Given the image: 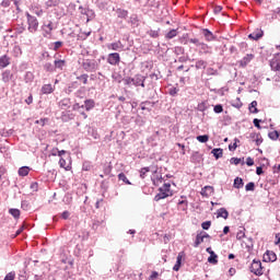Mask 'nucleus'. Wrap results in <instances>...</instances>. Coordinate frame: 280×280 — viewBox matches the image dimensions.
<instances>
[{"instance_id": "f257e3e1", "label": "nucleus", "mask_w": 280, "mask_h": 280, "mask_svg": "<svg viewBox=\"0 0 280 280\" xmlns=\"http://www.w3.org/2000/svg\"><path fill=\"white\" fill-rule=\"evenodd\" d=\"M188 43H191L192 45H196V47H199V56L212 54L211 46L205 44L203 42H200V39L198 38H189Z\"/></svg>"}, {"instance_id": "f03ea898", "label": "nucleus", "mask_w": 280, "mask_h": 280, "mask_svg": "<svg viewBox=\"0 0 280 280\" xmlns=\"http://www.w3.org/2000/svg\"><path fill=\"white\" fill-rule=\"evenodd\" d=\"M171 187V184H164L162 187H160V192L154 197L155 202H159V200H165V198L173 196Z\"/></svg>"}, {"instance_id": "7ed1b4c3", "label": "nucleus", "mask_w": 280, "mask_h": 280, "mask_svg": "<svg viewBox=\"0 0 280 280\" xmlns=\"http://www.w3.org/2000/svg\"><path fill=\"white\" fill-rule=\"evenodd\" d=\"M125 84L127 86L133 85V86H142V89H145V78L137 74L135 78H127L124 80Z\"/></svg>"}, {"instance_id": "20e7f679", "label": "nucleus", "mask_w": 280, "mask_h": 280, "mask_svg": "<svg viewBox=\"0 0 280 280\" xmlns=\"http://www.w3.org/2000/svg\"><path fill=\"white\" fill-rule=\"evenodd\" d=\"M26 19H27V30L31 32V34H36L38 32V19L36 16L26 13Z\"/></svg>"}, {"instance_id": "39448f33", "label": "nucleus", "mask_w": 280, "mask_h": 280, "mask_svg": "<svg viewBox=\"0 0 280 280\" xmlns=\"http://www.w3.org/2000/svg\"><path fill=\"white\" fill-rule=\"evenodd\" d=\"M249 270L256 277H261L264 275V266L261 265V260L254 259Z\"/></svg>"}, {"instance_id": "423d86ee", "label": "nucleus", "mask_w": 280, "mask_h": 280, "mask_svg": "<svg viewBox=\"0 0 280 280\" xmlns=\"http://www.w3.org/2000/svg\"><path fill=\"white\" fill-rule=\"evenodd\" d=\"M107 62L108 65H112L113 67H117L119 62H121V57L118 52H112L107 56Z\"/></svg>"}, {"instance_id": "0eeeda50", "label": "nucleus", "mask_w": 280, "mask_h": 280, "mask_svg": "<svg viewBox=\"0 0 280 280\" xmlns=\"http://www.w3.org/2000/svg\"><path fill=\"white\" fill-rule=\"evenodd\" d=\"M253 60H255V55H253V54H247L244 58H242V59L238 61V66H240L242 69H246V67H248V65H250V62H253Z\"/></svg>"}, {"instance_id": "6e6552de", "label": "nucleus", "mask_w": 280, "mask_h": 280, "mask_svg": "<svg viewBox=\"0 0 280 280\" xmlns=\"http://www.w3.org/2000/svg\"><path fill=\"white\" fill-rule=\"evenodd\" d=\"M210 237L211 236L207 232H200L196 236V241H195L194 247L198 248L199 244H202V242H205L206 238L209 240Z\"/></svg>"}, {"instance_id": "1a4fd4ad", "label": "nucleus", "mask_w": 280, "mask_h": 280, "mask_svg": "<svg viewBox=\"0 0 280 280\" xmlns=\"http://www.w3.org/2000/svg\"><path fill=\"white\" fill-rule=\"evenodd\" d=\"M277 260V254L272 250H267L264 256H262V261L268 262H273Z\"/></svg>"}, {"instance_id": "9d476101", "label": "nucleus", "mask_w": 280, "mask_h": 280, "mask_svg": "<svg viewBox=\"0 0 280 280\" xmlns=\"http://www.w3.org/2000/svg\"><path fill=\"white\" fill-rule=\"evenodd\" d=\"M270 67L272 71H280V55H276L271 61H270Z\"/></svg>"}, {"instance_id": "9b49d317", "label": "nucleus", "mask_w": 280, "mask_h": 280, "mask_svg": "<svg viewBox=\"0 0 280 280\" xmlns=\"http://www.w3.org/2000/svg\"><path fill=\"white\" fill-rule=\"evenodd\" d=\"M249 139L255 141L256 145H261V143H264V138H261V133L252 132L249 135Z\"/></svg>"}, {"instance_id": "f8f14e48", "label": "nucleus", "mask_w": 280, "mask_h": 280, "mask_svg": "<svg viewBox=\"0 0 280 280\" xmlns=\"http://www.w3.org/2000/svg\"><path fill=\"white\" fill-rule=\"evenodd\" d=\"M262 36H264V31H261L260 28H257L256 31H254L248 35V38H250L252 40H259V38H261Z\"/></svg>"}, {"instance_id": "ddd939ff", "label": "nucleus", "mask_w": 280, "mask_h": 280, "mask_svg": "<svg viewBox=\"0 0 280 280\" xmlns=\"http://www.w3.org/2000/svg\"><path fill=\"white\" fill-rule=\"evenodd\" d=\"M1 78H2V82L8 83L10 82V80H12V78H14V74L10 70H4L1 73Z\"/></svg>"}, {"instance_id": "4468645a", "label": "nucleus", "mask_w": 280, "mask_h": 280, "mask_svg": "<svg viewBox=\"0 0 280 280\" xmlns=\"http://www.w3.org/2000/svg\"><path fill=\"white\" fill-rule=\"evenodd\" d=\"M185 253L180 252L178 255H177V261L176 264L174 265L173 267V270L175 272H178L180 270V265L183 264V257H184Z\"/></svg>"}, {"instance_id": "2eb2a0df", "label": "nucleus", "mask_w": 280, "mask_h": 280, "mask_svg": "<svg viewBox=\"0 0 280 280\" xmlns=\"http://www.w3.org/2000/svg\"><path fill=\"white\" fill-rule=\"evenodd\" d=\"M10 67V57L8 55L0 57V69H5Z\"/></svg>"}, {"instance_id": "dca6fc26", "label": "nucleus", "mask_w": 280, "mask_h": 280, "mask_svg": "<svg viewBox=\"0 0 280 280\" xmlns=\"http://www.w3.org/2000/svg\"><path fill=\"white\" fill-rule=\"evenodd\" d=\"M59 165L66 170V172H71V162H67L65 158H60Z\"/></svg>"}, {"instance_id": "f3484780", "label": "nucleus", "mask_w": 280, "mask_h": 280, "mask_svg": "<svg viewBox=\"0 0 280 280\" xmlns=\"http://www.w3.org/2000/svg\"><path fill=\"white\" fill-rule=\"evenodd\" d=\"M122 47L124 45H121V42H115L107 45V49H110L112 51H119Z\"/></svg>"}, {"instance_id": "a211bd4d", "label": "nucleus", "mask_w": 280, "mask_h": 280, "mask_svg": "<svg viewBox=\"0 0 280 280\" xmlns=\"http://www.w3.org/2000/svg\"><path fill=\"white\" fill-rule=\"evenodd\" d=\"M83 108H85V110H93V108H95V101L93 100H85L84 101V105Z\"/></svg>"}, {"instance_id": "6ab92c4d", "label": "nucleus", "mask_w": 280, "mask_h": 280, "mask_svg": "<svg viewBox=\"0 0 280 280\" xmlns=\"http://www.w3.org/2000/svg\"><path fill=\"white\" fill-rule=\"evenodd\" d=\"M188 207H189V202L187 200H180L177 203L178 211H187Z\"/></svg>"}, {"instance_id": "aec40b11", "label": "nucleus", "mask_w": 280, "mask_h": 280, "mask_svg": "<svg viewBox=\"0 0 280 280\" xmlns=\"http://www.w3.org/2000/svg\"><path fill=\"white\" fill-rule=\"evenodd\" d=\"M42 93L44 95H49L51 93H54V86L51 84H45L42 86Z\"/></svg>"}, {"instance_id": "412c9836", "label": "nucleus", "mask_w": 280, "mask_h": 280, "mask_svg": "<svg viewBox=\"0 0 280 280\" xmlns=\"http://www.w3.org/2000/svg\"><path fill=\"white\" fill-rule=\"evenodd\" d=\"M116 14L118 16V19H128V10L126 9H116Z\"/></svg>"}, {"instance_id": "4be33fe9", "label": "nucleus", "mask_w": 280, "mask_h": 280, "mask_svg": "<svg viewBox=\"0 0 280 280\" xmlns=\"http://www.w3.org/2000/svg\"><path fill=\"white\" fill-rule=\"evenodd\" d=\"M217 218H223V220H226L229 218V211L224 208H220L217 211Z\"/></svg>"}, {"instance_id": "5701e85b", "label": "nucleus", "mask_w": 280, "mask_h": 280, "mask_svg": "<svg viewBox=\"0 0 280 280\" xmlns=\"http://www.w3.org/2000/svg\"><path fill=\"white\" fill-rule=\"evenodd\" d=\"M202 34H203V36H205V38H206V40H207L208 43H211V40L214 39L213 33H211V31H209V30H207V28H203V30H202Z\"/></svg>"}, {"instance_id": "b1692460", "label": "nucleus", "mask_w": 280, "mask_h": 280, "mask_svg": "<svg viewBox=\"0 0 280 280\" xmlns=\"http://www.w3.org/2000/svg\"><path fill=\"white\" fill-rule=\"evenodd\" d=\"M31 170L32 168H30V166H22L19 168L18 174H19V176L25 177L30 174Z\"/></svg>"}, {"instance_id": "393cba45", "label": "nucleus", "mask_w": 280, "mask_h": 280, "mask_svg": "<svg viewBox=\"0 0 280 280\" xmlns=\"http://www.w3.org/2000/svg\"><path fill=\"white\" fill-rule=\"evenodd\" d=\"M248 110H249V113H252L253 115H257V113H259V109L257 108V101H253V102L249 104Z\"/></svg>"}, {"instance_id": "a878e982", "label": "nucleus", "mask_w": 280, "mask_h": 280, "mask_svg": "<svg viewBox=\"0 0 280 280\" xmlns=\"http://www.w3.org/2000/svg\"><path fill=\"white\" fill-rule=\"evenodd\" d=\"M211 154H213V156L218 160V159H222V156H224V151L222 149H213L211 151Z\"/></svg>"}, {"instance_id": "bb28decb", "label": "nucleus", "mask_w": 280, "mask_h": 280, "mask_svg": "<svg viewBox=\"0 0 280 280\" xmlns=\"http://www.w3.org/2000/svg\"><path fill=\"white\" fill-rule=\"evenodd\" d=\"M43 30H44V32H46V34H51V32H54V22H49L48 24H44Z\"/></svg>"}, {"instance_id": "cd10ccee", "label": "nucleus", "mask_w": 280, "mask_h": 280, "mask_svg": "<svg viewBox=\"0 0 280 280\" xmlns=\"http://www.w3.org/2000/svg\"><path fill=\"white\" fill-rule=\"evenodd\" d=\"M176 36H178V31L173 28L165 35V38L172 40V38H176Z\"/></svg>"}, {"instance_id": "c85d7f7f", "label": "nucleus", "mask_w": 280, "mask_h": 280, "mask_svg": "<svg viewBox=\"0 0 280 280\" xmlns=\"http://www.w3.org/2000/svg\"><path fill=\"white\" fill-rule=\"evenodd\" d=\"M234 187L235 189H242V187H244V179L236 177L234 179Z\"/></svg>"}, {"instance_id": "c756f323", "label": "nucleus", "mask_w": 280, "mask_h": 280, "mask_svg": "<svg viewBox=\"0 0 280 280\" xmlns=\"http://www.w3.org/2000/svg\"><path fill=\"white\" fill-rule=\"evenodd\" d=\"M202 196H211L213 195V187L212 186H206L202 191Z\"/></svg>"}, {"instance_id": "7c9ffc66", "label": "nucleus", "mask_w": 280, "mask_h": 280, "mask_svg": "<svg viewBox=\"0 0 280 280\" xmlns=\"http://www.w3.org/2000/svg\"><path fill=\"white\" fill-rule=\"evenodd\" d=\"M9 213H10L12 217H14L15 220H19V218H21V210H19V209L12 208V209L9 210Z\"/></svg>"}, {"instance_id": "2f4dec72", "label": "nucleus", "mask_w": 280, "mask_h": 280, "mask_svg": "<svg viewBox=\"0 0 280 280\" xmlns=\"http://www.w3.org/2000/svg\"><path fill=\"white\" fill-rule=\"evenodd\" d=\"M196 69H207V61L199 59L195 65Z\"/></svg>"}, {"instance_id": "473e14b6", "label": "nucleus", "mask_w": 280, "mask_h": 280, "mask_svg": "<svg viewBox=\"0 0 280 280\" xmlns=\"http://www.w3.org/2000/svg\"><path fill=\"white\" fill-rule=\"evenodd\" d=\"M209 264H218V255L215 252H210V257L208 258Z\"/></svg>"}, {"instance_id": "72a5a7b5", "label": "nucleus", "mask_w": 280, "mask_h": 280, "mask_svg": "<svg viewBox=\"0 0 280 280\" xmlns=\"http://www.w3.org/2000/svg\"><path fill=\"white\" fill-rule=\"evenodd\" d=\"M65 65H67V61L65 60H55V69H65Z\"/></svg>"}, {"instance_id": "f704fd0d", "label": "nucleus", "mask_w": 280, "mask_h": 280, "mask_svg": "<svg viewBox=\"0 0 280 280\" xmlns=\"http://www.w3.org/2000/svg\"><path fill=\"white\" fill-rule=\"evenodd\" d=\"M268 137H269V139H271L272 141H277V139H279V131H277V130L270 131V132L268 133Z\"/></svg>"}, {"instance_id": "c9c22d12", "label": "nucleus", "mask_w": 280, "mask_h": 280, "mask_svg": "<svg viewBox=\"0 0 280 280\" xmlns=\"http://www.w3.org/2000/svg\"><path fill=\"white\" fill-rule=\"evenodd\" d=\"M118 180H122L126 185H130V180H128V177H126V174L124 173L118 174Z\"/></svg>"}, {"instance_id": "e433bc0d", "label": "nucleus", "mask_w": 280, "mask_h": 280, "mask_svg": "<svg viewBox=\"0 0 280 280\" xmlns=\"http://www.w3.org/2000/svg\"><path fill=\"white\" fill-rule=\"evenodd\" d=\"M65 154H67V151H65V150H61V151H59L58 149L52 150V156L59 155L60 158H62V156H65Z\"/></svg>"}, {"instance_id": "4c0bfd02", "label": "nucleus", "mask_w": 280, "mask_h": 280, "mask_svg": "<svg viewBox=\"0 0 280 280\" xmlns=\"http://www.w3.org/2000/svg\"><path fill=\"white\" fill-rule=\"evenodd\" d=\"M16 279V272L10 271L9 273L5 275L3 280H14Z\"/></svg>"}, {"instance_id": "58836bf2", "label": "nucleus", "mask_w": 280, "mask_h": 280, "mask_svg": "<svg viewBox=\"0 0 280 280\" xmlns=\"http://www.w3.org/2000/svg\"><path fill=\"white\" fill-rule=\"evenodd\" d=\"M197 141H199V143H207V141H209V136L208 135L198 136Z\"/></svg>"}, {"instance_id": "ea45409f", "label": "nucleus", "mask_w": 280, "mask_h": 280, "mask_svg": "<svg viewBox=\"0 0 280 280\" xmlns=\"http://www.w3.org/2000/svg\"><path fill=\"white\" fill-rule=\"evenodd\" d=\"M237 143H240V139H235L234 143L229 145V150L231 152H234V150H237Z\"/></svg>"}, {"instance_id": "a19ab883", "label": "nucleus", "mask_w": 280, "mask_h": 280, "mask_svg": "<svg viewBox=\"0 0 280 280\" xmlns=\"http://www.w3.org/2000/svg\"><path fill=\"white\" fill-rule=\"evenodd\" d=\"M78 80L83 82V84H88L89 83V74H82V75L78 77Z\"/></svg>"}, {"instance_id": "79ce46f5", "label": "nucleus", "mask_w": 280, "mask_h": 280, "mask_svg": "<svg viewBox=\"0 0 280 280\" xmlns=\"http://www.w3.org/2000/svg\"><path fill=\"white\" fill-rule=\"evenodd\" d=\"M245 189H246L247 191H255V183L249 182V183L245 186Z\"/></svg>"}, {"instance_id": "37998d69", "label": "nucleus", "mask_w": 280, "mask_h": 280, "mask_svg": "<svg viewBox=\"0 0 280 280\" xmlns=\"http://www.w3.org/2000/svg\"><path fill=\"white\" fill-rule=\"evenodd\" d=\"M60 108H69V100H62L59 102Z\"/></svg>"}, {"instance_id": "c03bdc74", "label": "nucleus", "mask_w": 280, "mask_h": 280, "mask_svg": "<svg viewBox=\"0 0 280 280\" xmlns=\"http://www.w3.org/2000/svg\"><path fill=\"white\" fill-rule=\"evenodd\" d=\"M150 172V167H143L140 170V178H145V174Z\"/></svg>"}, {"instance_id": "a18cd8bd", "label": "nucleus", "mask_w": 280, "mask_h": 280, "mask_svg": "<svg viewBox=\"0 0 280 280\" xmlns=\"http://www.w3.org/2000/svg\"><path fill=\"white\" fill-rule=\"evenodd\" d=\"M201 229H203V231H209V229H211V221L203 222Z\"/></svg>"}, {"instance_id": "49530a36", "label": "nucleus", "mask_w": 280, "mask_h": 280, "mask_svg": "<svg viewBox=\"0 0 280 280\" xmlns=\"http://www.w3.org/2000/svg\"><path fill=\"white\" fill-rule=\"evenodd\" d=\"M82 108H84V105H80V103H75L72 106V110H77V113H80L82 110Z\"/></svg>"}, {"instance_id": "de8ad7c7", "label": "nucleus", "mask_w": 280, "mask_h": 280, "mask_svg": "<svg viewBox=\"0 0 280 280\" xmlns=\"http://www.w3.org/2000/svg\"><path fill=\"white\" fill-rule=\"evenodd\" d=\"M230 163H232V165H240V163H242V159H240V158H232L230 160Z\"/></svg>"}, {"instance_id": "09e8293b", "label": "nucleus", "mask_w": 280, "mask_h": 280, "mask_svg": "<svg viewBox=\"0 0 280 280\" xmlns=\"http://www.w3.org/2000/svg\"><path fill=\"white\" fill-rule=\"evenodd\" d=\"M156 279H159V272L152 271L148 280H156Z\"/></svg>"}, {"instance_id": "8fccbe9b", "label": "nucleus", "mask_w": 280, "mask_h": 280, "mask_svg": "<svg viewBox=\"0 0 280 280\" xmlns=\"http://www.w3.org/2000/svg\"><path fill=\"white\" fill-rule=\"evenodd\" d=\"M244 237H246V233H244L243 230H241V231H238V232L236 233V238H237V240H244Z\"/></svg>"}, {"instance_id": "3c124183", "label": "nucleus", "mask_w": 280, "mask_h": 280, "mask_svg": "<svg viewBox=\"0 0 280 280\" xmlns=\"http://www.w3.org/2000/svg\"><path fill=\"white\" fill-rule=\"evenodd\" d=\"M253 124H254V126H255L258 130H261V125H259V124H261V120L255 118V119L253 120Z\"/></svg>"}, {"instance_id": "603ef678", "label": "nucleus", "mask_w": 280, "mask_h": 280, "mask_svg": "<svg viewBox=\"0 0 280 280\" xmlns=\"http://www.w3.org/2000/svg\"><path fill=\"white\" fill-rule=\"evenodd\" d=\"M213 110L214 113L220 114L224 110V108L222 107V105H215Z\"/></svg>"}, {"instance_id": "864d4df0", "label": "nucleus", "mask_w": 280, "mask_h": 280, "mask_svg": "<svg viewBox=\"0 0 280 280\" xmlns=\"http://www.w3.org/2000/svg\"><path fill=\"white\" fill-rule=\"evenodd\" d=\"M246 165H248V167H253V165H255V160H253V158H247Z\"/></svg>"}, {"instance_id": "5fc2aeb1", "label": "nucleus", "mask_w": 280, "mask_h": 280, "mask_svg": "<svg viewBox=\"0 0 280 280\" xmlns=\"http://www.w3.org/2000/svg\"><path fill=\"white\" fill-rule=\"evenodd\" d=\"M149 36H151V38H159V31H150Z\"/></svg>"}, {"instance_id": "6e6d98bb", "label": "nucleus", "mask_w": 280, "mask_h": 280, "mask_svg": "<svg viewBox=\"0 0 280 280\" xmlns=\"http://www.w3.org/2000/svg\"><path fill=\"white\" fill-rule=\"evenodd\" d=\"M46 5H48V8H51V5H58V0H48Z\"/></svg>"}, {"instance_id": "4d7b16f0", "label": "nucleus", "mask_w": 280, "mask_h": 280, "mask_svg": "<svg viewBox=\"0 0 280 280\" xmlns=\"http://www.w3.org/2000/svg\"><path fill=\"white\" fill-rule=\"evenodd\" d=\"M60 47H62V42H55L54 50L58 51V49H60Z\"/></svg>"}, {"instance_id": "13d9d810", "label": "nucleus", "mask_w": 280, "mask_h": 280, "mask_svg": "<svg viewBox=\"0 0 280 280\" xmlns=\"http://www.w3.org/2000/svg\"><path fill=\"white\" fill-rule=\"evenodd\" d=\"M1 7H2V8H10V0H3V1L1 2Z\"/></svg>"}, {"instance_id": "bf43d9fd", "label": "nucleus", "mask_w": 280, "mask_h": 280, "mask_svg": "<svg viewBox=\"0 0 280 280\" xmlns=\"http://www.w3.org/2000/svg\"><path fill=\"white\" fill-rule=\"evenodd\" d=\"M48 121L47 118H42L39 120H36L35 124H39L40 126H45V122Z\"/></svg>"}, {"instance_id": "052dcab7", "label": "nucleus", "mask_w": 280, "mask_h": 280, "mask_svg": "<svg viewBox=\"0 0 280 280\" xmlns=\"http://www.w3.org/2000/svg\"><path fill=\"white\" fill-rule=\"evenodd\" d=\"M83 68L89 71V69H91V61H85L83 62Z\"/></svg>"}, {"instance_id": "680f3d73", "label": "nucleus", "mask_w": 280, "mask_h": 280, "mask_svg": "<svg viewBox=\"0 0 280 280\" xmlns=\"http://www.w3.org/2000/svg\"><path fill=\"white\" fill-rule=\"evenodd\" d=\"M31 189H33V191H38V183H32Z\"/></svg>"}, {"instance_id": "e2e57ef3", "label": "nucleus", "mask_w": 280, "mask_h": 280, "mask_svg": "<svg viewBox=\"0 0 280 280\" xmlns=\"http://www.w3.org/2000/svg\"><path fill=\"white\" fill-rule=\"evenodd\" d=\"M256 174H257L258 176H261V174H264V168H261V166H258V167L256 168Z\"/></svg>"}, {"instance_id": "0e129e2a", "label": "nucleus", "mask_w": 280, "mask_h": 280, "mask_svg": "<svg viewBox=\"0 0 280 280\" xmlns=\"http://www.w3.org/2000/svg\"><path fill=\"white\" fill-rule=\"evenodd\" d=\"M26 104H32V102H34V96H32V94L25 100Z\"/></svg>"}, {"instance_id": "69168bd1", "label": "nucleus", "mask_w": 280, "mask_h": 280, "mask_svg": "<svg viewBox=\"0 0 280 280\" xmlns=\"http://www.w3.org/2000/svg\"><path fill=\"white\" fill-rule=\"evenodd\" d=\"M237 272V270H235V268H230L229 269V275L230 277H234V275Z\"/></svg>"}, {"instance_id": "338daca9", "label": "nucleus", "mask_w": 280, "mask_h": 280, "mask_svg": "<svg viewBox=\"0 0 280 280\" xmlns=\"http://www.w3.org/2000/svg\"><path fill=\"white\" fill-rule=\"evenodd\" d=\"M176 93H178V90L176 88H173L170 90V95H176Z\"/></svg>"}, {"instance_id": "774afa93", "label": "nucleus", "mask_w": 280, "mask_h": 280, "mask_svg": "<svg viewBox=\"0 0 280 280\" xmlns=\"http://www.w3.org/2000/svg\"><path fill=\"white\" fill-rule=\"evenodd\" d=\"M222 12V7L214 8V14H220Z\"/></svg>"}]
</instances>
